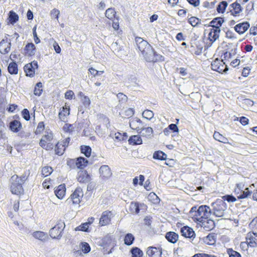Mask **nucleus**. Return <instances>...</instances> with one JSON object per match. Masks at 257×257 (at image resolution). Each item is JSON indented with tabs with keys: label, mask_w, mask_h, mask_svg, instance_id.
I'll list each match as a JSON object with an SVG mask.
<instances>
[{
	"label": "nucleus",
	"mask_w": 257,
	"mask_h": 257,
	"mask_svg": "<svg viewBox=\"0 0 257 257\" xmlns=\"http://www.w3.org/2000/svg\"><path fill=\"white\" fill-rule=\"evenodd\" d=\"M135 41L144 59L148 62L164 61V57L155 52L149 43L141 37H136Z\"/></svg>",
	"instance_id": "obj_1"
},
{
	"label": "nucleus",
	"mask_w": 257,
	"mask_h": 257,
	"mask_svg": "<svg viewBox=\"0 0 257 257\" xmlns=\"http://www.w3.org/2000/svg\"><path fill=\"white\" fill-rule=\"evenodd\" d=\"M212 213L211 209L207 205L193 206L189 211V216L198 222L208 218Z\"/></svg>",
	"instance_id": "obj_2"
},
{
	"label": "nucleus",
	"mask_w": 257,
	"mask_h": 257,
	"mask_svg": "<svg viewBox=\"0 0 257 257\" xmlns=\"http://www.w3.org/2000/svg\"><path fill=\"white\" fill-rule=\"evenodd\" d=\"M212 213L218 217H223L226 209V204L222 199H218L212 203Z\"/></svg>",
	"instance_id": "obj_3"
},
{
	"label": "nucleus",
	"mask_w": 257,
	"mask_h": 257,
	"mask_svg": "<svg viewBox=\"0 0 257 257\" xmlns=\"http://www.w3.org/2000/svg\"><path fill=\"white\" fill-rule=\"evenodd\" d=\"M11 191L17 195L23 194L24 189L22 184L20 182L19 177L17 175H14L11 178Z\"/></svg>",
	"instance_id": "obj_4"
},
{
	"label": "nucleus",
	"mask_w": 257,
	"mask_h": 257,
	"mask_svg": "<svg viewBox=\"0 0 257 257\" xmlns=\"http://www.w3.org/2000/svg\"><path fill=\"white\" fill-rule=\"evenodd\" d=\"M64 229V222L60 220L54 227L51 228L49 235L53 238L60 239L62 236Z\"/></svg>",
	"instance_id": "obj_5"
},
{
	"label": "nucleus",
	"mask_w": 257,
	"mask_h": 257,
	"mask_svg": "<svg viewBox=\"0 0 257 257\" xmlns=\"http://www.w3.org/2000/svg\"><path fill=\"white\" fill-rule=\"evenodd\" d=\"M83 196V193L82 189L80 187H78L71 195L70 197L66 200V201L69 203L72 202L74 204H78Z\"/></svg>",
	"instance_id": "obj_6"
},
{
	"label": "nucleus",
	"mask_w": 257,
	"mask_h": 257,
	"mask_svg": "<svg viewBox=\"0 0 257 257\" xmlns=\"http://www.w3.org/2000/svg\"><path fill=\"white\" fill-rule=\"evenodd\" d=\"M100 177L103 180L108 179L112 175L110 168L108 165H102L99 169Z\"/></svg>",
	"instance_id": "obj_7"
},
{
	"label": "nucleus",
	"mask_w": 257,
	"mask_h": 257,
	"mask_svg": "<svg viewBox=\"0 0 257 257\" xmlns=\"http://www.w3.org/2000/svg\"><path fill=\"white\" fill-rule=\"evenodd\" d=\"M112 213L110 211H105L102 212L99 219V226H102L109 224L111 221Z\"/></svg>",
	"instance_id": "obj_8"
},
{
	"label": "nucleus",
	"mask_w": 257,
	"mask_h": 257,
	"mask_svg": "<svg viewBox=\"0 0 257 257\" xmlns=\"http://www.w3.org/2000/svg\"><path fill=\"white\" fill-rule=\"evenodd\" d=\"M246 240L250 247H255L257 246L256 233L248 232L246 235Z\"/></svg>",
	"instance_id": "obj_9"
},
{
	"label": "nucleus",
	"mask_w": 257,
	"mask_h": 257,
	"mask_svg": "<svg viewBox=\"0 0 257 257\" xmlns=\"http://www.w3.org/2000/svg\"><path fill=\"white\" fill-rule=\"evenodd\" d=\"M181 235L186 238H194L195 232L193 229L188 226H185L181 228Z\"/></svg>",
	"instance_id": "obj_10"
},
{
	"label": "nucleus",
	"mask_w": 257,
	"mask_h": 257,
	"mask_svg": "<svg viewBox=\"0 0 257 257\" xmlns=\"http://www.w3.org/2000/svg\"><path fill=\"white\" fill-rule=\"evenodd\" d=\"M130 126L131 128L136 130L139 132L143 126L142 121L138 117H134L130 119Z\"/></svg>",
	"instance_id": "obj_11"
},
{
	"label": "nucleus",
	"mask_w": 257,
	"mask_h": 257,
	"mask_svg": "<svg viewBox=\"0 0 257 257\" xmlns=\"http://www.w3.org/2000/svg\"><path fill=\"white\" fill-rule=\"evenodd\" d=\"M147 254L149 257H161L162 249L151 246L148 248Z\"/></svg>",
	"instance_id": "obj_12"
},
{
	"label": "nucleus",
	"mask_w": 257,
	"mask_h": 257,
	"mask_svg": "<svg viewBox=\"0 0 257 257\" xmlns=\"http://www.w3.org/2000/svg\"><path fill=\"white\" fill-rule=\"evenodd\" d=\"M249 26V24L247 22H245L236 25L234 28L238 34H242L248 30Z\"/></svg>",
	"instance_id": "obj_13"
},
{
	"label": "nucleus",
	"mask_w": 257,
	"mask_h": 257,
	"mask_svg": "<svg viewBox=\"0 0 257 257\" xmlns=\"http://www.w3.org/2000/svg\"><path fill=\"white\" fill-rule=\"evenodd\" d=\"M22 128V123L19 120H13L9 123V129L14 133L19 132Z\"/></svg>",
	"instance_id": "obj_14"
},
{
	"label": "nucleus",
	"mask_w": 257,
	"mask_h": 257,
	"mask_svg": "<svg viewBox=\"0 0 257 257\" xmlns=\"http://www.w3.org/2000/svg\"><path fill=\"white\" fill-rule=\"evenodd\" d=\"M220 29L211 28L208 34V38L211 43L215 42L219 36Z\"/></svg>",
	"instance_id": "obj_15"
},
{
	"label": "nucleus",
	"mask_w": 257,
	"mask_h": 257,
	"mask_svg": "<svg viewBox=\"0 0 257 257\" xmlns=\"http://www.w3.org/2000/svg\"><path fill=\"white\" fill-rule=\"evenodd\" d=\"M77 180L80 183H87L90 181V176L86 171H80L78 173Z\"/></svg>",
	"instance_id": "obj_16"
},
{
	"label": "nucleus",
	"mask_w": 257,
	"mask_h": 257,
	"mask_svg": "<svg viewBox=\"0 0 257 257\" xmlns=\"http://www.w3.org/2000/svg\"><path fill=\"white\" fill-rule=\"evenodd\" d=\"M11 42H8L5 40H2L0 42V52L2 54H5L8 53L11 48Z\"/></svg>",
	"instance_id": "obj_17"
},
{
	"label": "nucleus",
	"mask_w": 257,
	"mask_h": 257,
	"mask_svg": "<svg viewBox=\"0 0 257 257\" xmlns=\"http://www.w3.org/2000/svg\"><path fill=\"white\" fill-rule=\"evenodd\" d=\"M25 53L26 56H32L35 55L36 47L32 43H28L24 48Z\"/></svg>",
	"instance_id": "obj_18"
},
{
	"label": "nucleus",
	"mask_w": 257,
	"mask_h": 257,
	"mask_svg": "<svg viewBox=\"0 0 257 257\" xmlns=\"http://www.w3.org/2000/svg\"><path fill=\"white\" fill-rule=\"evenodd\" d=\"M200 222L202 223V226L206 231L211 230L215 227L214 222L212 219H204Z\"/></svg>",
	"instance_id": "obj_19"
},
{
	"label": "nucleus",
	"mask_w": 257,
	"mask_h": 257,
	"mask_svg": "<svg viewBox=\"0 0 257 257\" xmlns=\"http://www.w3.org/2000/svg\"><path fill=\"white\" fill-rule=\"evenodd\" d=\"M32 235L34 238L38 239L43 242L47 241L49 238V236L47 233L40 231H36L34 232L32 234Z\"/></svg>",
	"instance_id": "obj_20"
},
{
	"label": "nucleus",
	"mask_w": 257,
	"mask_h": 257,
	"mask_svg": "<svg viewBox=\"0 0 257 257\" xmlns=\"http://www.w3.org/2000/svg\"><path fill=\"white\" fill-rule=\"evenodd\" d=\"M166 238L171 243H175L178 240V234L172 231L168 232L165 236Z\"/></svg>",
	"instance_id": "obj_21"
},
{
	"label": "nucleus",
	"mask_w": 257,
	"mask_h": 257,
	"mask_svg": "<svg viewBox=\"0 0 257 257\" xmlns=\"http://www.w3.org/2000/svg\"><path fill=\"white\" fill-rule=\"evenodd\" d=\"M230 6L232 8L230 12L233 16H236L242 12V8L240 5L236 2L232 4Z\"/></svg>",
	"instance_id": "obj_22"
},
{
	"label": "nucleus",
	"mask_w": 257,
	"mask_h": 257,
	"mask_svg": "<svg viewBox=\"0 0 257 257\" xmlns=\"http://www.w3.org/2000/svg\"><path fill=\"white\" fill-rule=\"evenodd\" d=\"M139 133L144 137L151 138L152 136L153 130L151 127H141Z\"/></svg>",
	"instance_id": "obj_23"
},
{
	"label": "nucleus",
	"mask_w": 257,
	"mask_h": 257,
	"mask_svg": "<svg viewBox=\"0 0 257 257\" xmlns=\"http://www.w3.org/2000/svg\"><path fill=\"white\" fill-rule=\"evenodd\" d=\"M24 71L27 76L32 77L35 75V67L32 66V64L28 63L24 67Z\"/></svg>",
	"instance_id": "obj_24"
},
{
	"label": "nucleus",
	"mask_w": 257,
	"mask_h": 257,
	"mask_svg": "<svg viewBox=\"0 0 257 257\" xmlns=\"http://www.w3.org/2000/svg\"><path fill=\"white\" fill-rule=\"evenodd\" d=\"M55 194L59 199L64 197V184L59 185L55 190Z\"/></svg>",
	"instance_id": "obj_25"
},
{
	"label": "nucleus",
	"mask_w": 257,
	"mask_h": 257,
	"mask_svg": "<svg viewBox=\"0 0 257 257\" xmlns=\"http://www.w3.org/2000/svg\"><path fill=\"white\" fill-rule=\"evenodd\" d=\"M129 144L133 145H137L142 144V140L139 135L131 136L128 139Z\"/></svg>",
	"instance_id": "obj_26"
},
{
	"label": "nucleus",
	"mask_w": 257,
	"mask_h": 257,
	"mask_svg": "<svg viewBox=\"0 0 257 257\" xmlns=\"http://www.w3.org/2000/svg\"><path fill=\"white\" fill-rule=\"evenodd\" d=\"M213 138L216 141H218L220 142L224 143V144H229L232 145L231 144L228 142V139L223 136L219 133L215 132L213 134Z\"/></svg>",
	"instance_id": "obj_27"
},
{
	"label": "nucleus",
	"mask_w": 257,
	"mask_h": 257,
	"mask_svg": "<svg viewBox=\"0 0 257 257\" xmlns=\"http://www.w3.org/2000/svg\"><path fill=\"white\" fill-rule=\"evenodd\" d=\"M8 70L11 74H17L18 72V65L16 62H11L8 67Z\"/></svg>",
	"instance_id": "obj_28"
},
{
	"label": "nucleus",
	"mask_w": 257,
	"mask_h": 257,
	"mask_svg": "<svg viewBox=\"0 0 257 257\" xmlns=\"http://www.w3.org/2000/svg\"><path fill=\"white\" fill-rule=\"evenodd\" d=\"M64 142H58L55 146V151L56 154L62 155L64 153Z\"/></svg>",
	"instance_id": "obj_29"
},
{
	"label": "nucleus",
	"mask_w": 257,
	"mask_h": 257,
	"mask_svg": "<svg viewBox=\"0 0 257 257\" xmlns=\"http://www.w3.org/2000/svg\"><path fill=\"white\" fill-rule=\"evenodd\" d=\"M224 20L222 18H216L211 22V26L213 27L212 28H217V29H220L219 27L221 26Z\"/></svg>",
	"instance_id": "obj_30"
},
{
	"label": "nucleus",
	"mask_w": 257,
	"mask_h": 257,
	"mask_svg": "<svg viewBox=\"0 0 257 257\" xmlns=\"http://www.w3.org/2000/svg\"><path fill=\"white\" fill-rule=\"evenodd\" d=\"M8 19H9L10 23L12 25H14L18 21L19 16L13 11H11L9 14Z\"/></svg>",
	"instance_id": "obj_31"
},
{
	"label": "nucleus",
	"mask_w": 257,
	"mask_h": 257,
	"mask_svg": "<svg viewBox=\"0 0 257 257\" xmlns=\"http://www.w3.org/2000/svg\"><path fill=\"white\" fill-rule=\"evenodd\" d=\"M88 161L84 158L79 157L76 161V165L78 168H83L86 166Z\"/></svg>",
	"instance_id": "obj_32"
},
{
	"label": "nucleus",
	"mask_w": 257,
	"mask_h": 257,
	"mask_svg": "<svg viewBox=\"0 0 257 257\" xmlns=\"http://www.w3.org/2000/svg\"><path fill=\"white\" fill-rule=\"evenodd\" d=\"M135 240V237L132 233H127L124 238V242L127 245H132Z\"/></svg>",
	"instance_id": "obj_33"
},
{
	"label": "nucleus",
	"mask_w": 257,
	"mask_h": 257,
	"mask_svg": "<svg viewBox=\"0 0 257 257\" xmlns=\"http://www.w3.org/2000/svg\"><path fill=\"white\" fill-rule=\"evenodd\" d=\"M81 101L85 107H88L90 104V100L88 97L84 95L82 92H80Z\"/></svg>",
	"instance_id": "obj_34"
},
{
	"label": "nucleus",
	"mask_w": 257,
	"mask_h": 257,
	"mask_svg": "<svg viewBox=\"0 0 257 257\" xmlns=\"http://www.w3.org/2000/svg\"><path fill=\"white\" fill-rule=\"evenodd\" d=\"M132 257H142L143 255V251L138 247H135L131 249Z\"/></svg>",
	"instance_id": "obj_35"
},
{
	"label": "nucleus",
	"mask_w": 257,
	"mask_h": 257,
	"mask_svg": "<svg viewBox=\"0 0 257 257\" xmlns=\"http://www.w3.org/2000/svg\"><path fill=\"white\" fill-rule=\"evenodd\" d=\"M119 114H121L122 115V117H130L134 115V110L132 108H129L124 111H121V112L119 113Z\"/></svg>",
	"instance_id": "obj_36"
},
{
	"label": "nucleus",
	"mask_w": 257,
	"mask_h": 257,
	"mask_svg": "<svg viewBox=\"0 0 257 257\" xmlns=\"http://www.w3.org/2000/svg\"><path fill=\"white\" fill-rule=\"evenodd\" d=\"M53 172V169L51 167L46 166L42 168L41 174L42 176L45 177L50 175Z\"/></svg>",
	"instance_id": "obj_37"
},
{
	"label": "nucleus",
	"mask_w": 257,
	"mask_h": 257,
	"mask_svg": "<svg viewBox=\"0 0 257 257\" xmlns=\"http://www.w3.org/2000/svg\"><path fill=\"white\" fill-rule=\"evenodd\" d=\"M167 155L162 151H157L154 153L153 158L156 159L164 160L166 159Z\"/></svg>",
	"instance_id": "obj_38"
},
{
	"label": "nucleus",
	"mask_w": 257,
	"mask_h": 257,
	"mask_svg": "<svg viewBox=\"0 0 257 257\" xmlns=\"http://www.w3.org/2000/svg\"><path fill=\"white\" fill-rule=\"evenodd\" d=\"M228 5L226 1H222L220 4L217 6V11L218 13H223L226 9Z\"/></svg>",
	"instance_id": "obj_39"
},
{
	"label": "nucleus",
	"mask_w": 257,
	"mask_h": 257,
	"mask_svg": "<svg viewBox=\"0 0 257 257\" xmlns=\"http://www.w3.org/2000/svg\"><path fill=\"white\" fill-rule=\"evenodd\" d=\"M115 11L114 9L109 8L105 12V16L109 20H112L115 18Z\"/></svg>",
	"instance_id": "obj_40"
},
{
	"label": "nucleus",
	"mask_w": 257,
	"mask_h": 257,
	"mask_svg": "<svg viewBox=\"0 0 257 257\" xmlns=\"http://www.w3.org/2000/svg\"><path fill=\"white\" fill-rule=\"evenodd\" d=\"M81 151L86 157H88L90 156L91 149L88 146H83L81 147Z\"/></svg>",
	"instance_id": "obj_41"
},
{
	"label": "nucleus",
	"mask_w": 257,
	"mask_h": 257,
	"mask_svg": "<svg viewBox=\"0 0 257 257\" xmlns=\"http://www.w3.org/2000/svg\"><path fill=\"white\" fill-rule=\"evenodd\" d=\"M223 60H219L218 58H216L214 61H213L211 63V68L212 69L215 71L216 69H218L219 68V66L223 64Z\"/></svg>",
	"instance_id": "obj_42"
},
{
	"label": "nucleus",
	"mask_w": 257,
	"mask_h": 257,
	"mask_svg": "<svg viewBox=\"0 0 257 257\" xmlns=\"http://www.w3.org/2000/svg\"><path fill=\"white\" fill-rule=\"evenodd\" d=\"M188 22L193 27H196L201 24V20L195 17L189 18Z\"/></svg>",
	"instance_id": "obj_43"
},
{
	"label": "nucleus",
	"mask_w": 257,
	"mask_h": 257,
	"mask_svg": "<svg viewBox=\"0 0 257 257\" xmlns=\"http://www.w3.org/2000/svg\"><path fill=\"white\" fill-rule=\"evenodd\" d=\"M251 192L249 190L248 188H246L245 190L241 192L240 195L237 196L238 199H243L248 197L251 195Z\"/></svg>",
	"instance_id": "obj_44"
},
{
	"label": "nucleus",
	"mask_w": 257,
	"mask_h": 257,
	"mask_svg": "<svg viewBox=\"0 0 257 257\" xmlns=\"http://www.w3.org/2000/svg\"><path fill=\"white\" fill-rule=\"evenodd\" d=\"M142 115L144 118L148 120H150L153 117L154 113L150 110L146 109L143 111Z\"/></svg>",
	"instance_id": "obj_45"
},
{
	"label": "nucleus",
	"mask_w": 257,
	"mask_h": 257,
	"mask_svg": "<svg viewBox=\"0 0 257 257\" xmlns=\"http://www.w3.org/2000/svg\"><path fill=\"white\" fill-rule=\"evenodd\" d=\"M132 213H138L140 211L139 204L137 203H131L130 206Z\"/></svg>",
	"instance_id": "obj_46"
},
{
	"label": "nucleus",
	"mask_w": 257,
	"mask_h": 257,
	"mask_svg": "<svg viewBox=\"0 0 257 257\" xmlns=\"http://www.w3.org/2000/svg\"><path fill=\"white\" fill-rule=\"evenodd\" d=\"M227 252L229 257H241L240 254L237 251L234 250L232 248H228Z\"/></svg>",
	"instance_id": "obj_47"
},
{
	"label": "nucleus",
	"mask_w": 257,
	"mask_h": 257,
	"mask_svg": "<svg viewBox=\"0 0 257 257\" xmlns=\"http://www.w3.org/2000/svg\"><path fill=\"white\" fill-rule=\"evenodd\" d=\"M242 103L243 107L248 108L253 105V101L250 99L246 98L242 100Z\"/></svg>",
	"instance_id": "obj_48"
},
{
	"label": "nucleus",
	"mask_w": 257,
	"mask_h": 257,
	"mask_svg": "<svg viewBox=\"0 0 257 257\" xmlns=\"http://www.w3.org/2000/svg\"><path fill=\"white\" fill-rule=\"evenodd\" d=\"M228 70L227 66L225 65V62L223 61V64H221V65L219 66V68H218V69H216L215 71L222 73L223 72H226Z\"/></svg>",
	"instance_id": "obj_49"
},
{
	"label": "nucleus",
	"mask_w": 257,
	"mask_h": 257,
	"mask_svg": "<svg viewBox=\"0 0 257 257\" xmlns=\"http://www.w3.org/2000/svg\"><path fill=\"white\" fill-rule=\"evenodd\" d=\"M89 225L87 222L82 223L80 225L77 227L75 229L76 230H80L82 231H88Z\"/></svg>",
	"instance_id": "obj_50"
},
{
	"label": "nucleus",
	"mask_w": 257,
	"mask_h": 257,
	"mask_svg": "<svg viewBox=\"0 0 257 257\" xmlns=\"http://www.w3.org/2000/svg\"><path fill=\"white\" fill-rule=\"evenodd\" d=\"M215 236L212 234L208 235L205 238V241L209 244H213L215 242Z\"/></svg>",
	"instance_id": "obj_51"
},
{
	"label": "nucleus",
	"mask_w": 257,
	"mask_h": 257,
	"mask_svg": "<svg viewBox=\"0 0 257 257\" xmlns=\"http://www.w3.org/2000/svg\"><path fill=\"white\" fill-rule=\"evenodd\" d=\"M42 139H43L46 142H50L53 139V134L51 132H45V134L43 136Z\"/></svg>",
	"instance_id": "obj_52"
},
{
	"label": "nucleus",
	"mask_w": 257,
	"mask_h": 257,
	"mask_svg": "<svg viewBox=\"0 0 257 257\" xmlns=\"http://www.w3.org/2000/svg\"><path fill=\"white\" fill-rule=\"evenodd\" d=\"M81 250L85 253H87L90 251V247L87 242H82L81 243Z\"/></svg>",
	"instance_id": "obj_53"
},
{
	"label": "nucleus",
	"mask_w": 257,
	"mask_h": 257,
	"mask_svg": "<svg viewBox=\"0 0 257 257\" xmlns=\"http://www.w3.org/2000/svg\"><path fill=\"white\" fill-rule=\"evenodd\" d=\"M111 48L114 52H119L121 50V47L119 46L118 42H113L111 45Z\"/></svg>",
	"instance_id": "obj_54"
},
{
	"label": "nucleus",
	"mask_w": 257,
	"mask_h": 257,
	"mask_svg": "<svg viewBox=\"0 0 257 257\" xmlns=\"http://www.w3.org/2000/svg\"><path fill=\"white\" fill-rule=\"evenodd\" d=\"M22 115L23 117L27 121H29L30 119V115L29 111L27 109L25 108L22 111Z\"/></svg>",
	"instance_id": "obj_55"
},
{
	"label": "nucleus",
	"mask_w": 257,
	"mask_h": 257,
	"mask_svg": "<svg viewBox=\"0 0 257 257\" xmlns=\"http://www.w3.org/2000/svg\"><path fill=\"white\" fill-rule=\"evenodd\" d=\"M113 236L111 235L107 234L103 238V243L106 245H109L111 243L113 240Z\"/></svg>",
	"instance_id": "obj_56"
},
{
	"label": "nucleus",
	"mask_w": 257,
	"mask_h": 257,
	"mask_svg": "<svg viewBox=\"0 0 257 257\" xmlns=\"http://www.w3.org/2000/svg\"><path fill=\"white\" fill-rule=\"evenodd\" d=\"M45 125L43 121H41L38 123L37 127L35 132L36 134H39L44 129Z\"/></svg>",
	"instance_id": "obj_57"
},
{
	"label": "nucleus",
	"mask_w": 257,
	"mask_h": 257,
	"mask_svg": "<svg viewBox=\"0 0 257 257\" xmlns=\"http://www.w3.org/2000/svg\"><path fill=\"white\" fill-rule=\"evenodd\" d=\"M222 198L224 201L226 200L229 202H233L236 200V199L233 196L230 195L223 196Z\"/></svg>",
	"instance_id": "obj_58"
},
{
	"label": "nucleus",
	"mask_w": 257,
	"mask_h": 257,
	"mask_svg": "<svg viewBox=\"0 0 257 257\" xmlns=\"http://www.w3.org/2000/svg\"><path fill=\"white\" fill-rule=\"evenodd\" d=\"M117 97L119 99V101L121 102H124L127 101V97L126 95L122 93H118L117 95Z\"/></svg>",
	"instance_id": "obj_59"
},
{
	"label": "nucleus",
	"mask_w": 257,
	"mask_h": 257,
	"mask_svg": "<svg viewBox=\"0 0 257 257\" xmlns=\"http://www.w3.org/2000/svg\"><path fill=\"white\" fill-rule=\"evenodd\" d=\"M149 198L152 200L154 203H157L160 201L159 198L154 193H151L149 195Z\"/></svg>",
	"instance_id": "obj_60"
},
{
	"label": "nucleus",
	"mask_w": 257,
	"mask_h": 257,
	"mask_svg": "<svg viewBox=\"0 0 257 257\" xmlns=\"http://www.w3.org/2000/svg\"><path fill=\"white\" fill-rule=\"evenodd\" d=\"M75 98L74 92L71 90H68L65 92V99H72Z\"/></svg>",
	"instance_id": "obj_61"
},
{
	"label": "nucleus",
	"mask_w": 257,
	"mask_h": 257,
	"mask_svg": "<svg viewBox=\"0 0 257 257\" xmlns=\"http://www.w3.org/2000/svg\"><path fill=\"white\" fill-rule=\"evenodd\" d=\"M168 130L173 131L174 133H178L179 129L176 124L172 123L168 126Z\"/></svg>",
	"instance_id": "obj_62"
},
{
	"label": "nucleus",
	"mask_w": 257,
	"mask_h": 257,
	"mask_svg": "<svg viewBox=\"0 0 257 257\" xmlns=\"http://www.w3.org/2000/svg\"><path fill=\"white\" fill-rule=\"evenodd\" d=\"M59 118L61 121H64V106H62L60 109Z\"/></svg>",
	"instance_id": "obj_63"
},
{
	"label": "nucleus",
	"mask_w": 257,
	"mask_h": 257,
	"mask_svg": "<svg viewBox=\"0 0 257 257\" xmlns=\"http://www.w3.org/2000/svg\"><path fill=\"white\" fill-rule=\"evenodd\" d=\"M60 12L58 10L53 9L51 12V16L52 19H58V15Z\"/></svg>",
	"instance_id": "obj_64"
}]
</instances>
